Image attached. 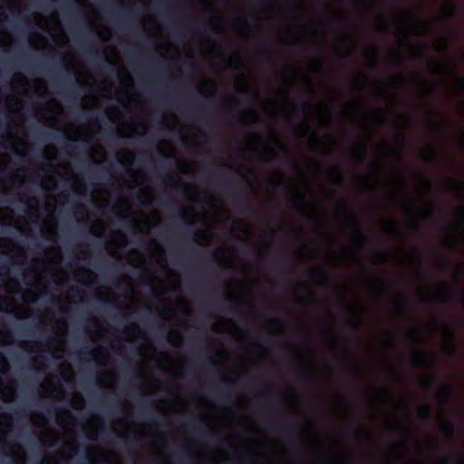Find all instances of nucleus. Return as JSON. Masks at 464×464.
I'll return each mask as SVG.
<instances>
[{"mask_svg": "<svg viewBox=\"0 0 464 464\" xmlns=\"http://www.w3.org/2000/svg\"><path fill=\"white\" fill-rule=\"evenodd\" d=\"M148 266L141 274V279L150 285L153 302H144L149 309L158 311L165 320L176 319L179 324L186 323V317L191 311L190 304L178 295L180 284L179 276L168 268L165 252L155 239L148 246ZM127 263L134 267L146 265L144 256L137 249H131L125 256Z\"/></svg>", "mask_w": 464, "mask_h": 464, "instance_id": "f257e3e1", "label": "nucleus"}, {"mask_svg": "<svg viewBox=\"0 0 464 464\" xmlns=\"http://www.w3.org/2000/svg\"><path fill=\"white\" fill-rule=\"evenodd\" d=\"M63 255L60 246H52L44 250L43 258H34L24 273V281L27 286L22 295L24 303L17 304L11 296L0 297V311L13 314L18 319L31 315L28 304L35 302L47 288V277L50 276L56 285H62L68 279L67 273L60 268Z\"/></svg>", "mask_w": 464, "mask_h": 464, "instance_id": "f03ea898", "label": "nucleus"}, {"mask_svg": "<svg viewBox=\"0 0 464 464\" xmlns=\"http://www.w3.org/2000/svg\"><path fill=\"white\" fill-rule=\"evenodd\" d=\"M11 89L14 94L6 97L5 104L12 116L6 136H2L0 144L5 149L11 147L20 156H25L30 149V144L27 142L24 128V118L19 112L23 108V101L19 96L24 95L31 98L33 94H35L41 97L46 93L47 85L43 79H35L30 83L24 74L16 72L11 80Z\"/></svg>", "mask_w": 464, "mask_h": 464, "instance_id": "7ed1b4c3", "label": "nucleus"}, {"mask_svg": "<svg viewBox=\"0 0 464 464\" xmlns=\"http://www.w3.org/2000/svg\"><path fill=\"white\" fill-rule=\"evenodd\" d=\"M122 334L125 342L141 341L139 346V354L140 355L139 372L141 380L140 390L141 394H153L161 387L160 382L152 377V367L157 366L173 377H178L181 373L184 360L179 356L171 357L165 353H157L145 334L136 324L126 326Z\"/></svg>", "mask_w": 464, "mask_h": 464, "instance_id": "20e7f679", "label": "nucleus"}, {"mask_svg": "<svg viewBox=\"0 0 464 464\" xmlns=\"http://www.w3.org/2000/svg\"><path fill=\"white\" fill-rule=\"evenodd\" d=\"M183 191L188 200L194 203H203V211L196 212L191 206L185 207L181 211L182 219L189 224L202 222L207 227H214L216 224L228 218V212L223 206L220 198L207 191L199 193L192 184H184Z\"/></svg>", "mask_w": 464, "mask_h": 464, "instance_id": "39448f33", "label": "nucleus"}, {"mask_svg": "<svg viewBox=\"0 0 464 464\" xmlns=\"http://www.w3.org/2000/svg\"><path fill=\"white\" fill-rule=\"evenodd\" d=\"M35 117L44 125L63 130L67 139L72 140H89L101 130L98 121H91L87 125L75 126L72 123H64L63 106L54 99L50 100L43 108L35 110Z\"/></svg>", "mask_w": 464, "mask_h": 464, "instance_id": "423d86ee", "label": "nucleus"}, {"mask_svg": "<svg viewBox=\"0 0 464 464\" xmlns=\"http://www.w3.org/2000/svg\"><path fill=\"white\" fill-rule=\"evenodd\" d=\"M214 257L218 266L239 269L243 276V280H237L227 285V298L242 303L247 302L253 287V280L250 277L251 267L237 259L234 249L219 247L215 251Z\"/></svg>", "mask_w": 464, "mask_h": 464, "instance_id": "0eeeda50", "label": "nucleus"}, {"mask_svg": "<svg viewBox=\"0 0 464 464\" xmlns=\"http://www.w3.org/2000/svg\"><path fill=\"white\" fill-rule=\"evenodd\" d=\"M124 288V295H116L112 290L105 285L99 286L95 290V296L102 302L111 303L125 314L134 312L140 306V295L134 289L131 278L122 275L119 281V288Z\"/></svg>", "mask_w": 464, "mask_h": 464, "instance_id": "6e6552de", "label": "nucleus"}, {"mask_svg": "<svg viewBox=\"0 0 464 464\" xmlns=\"http://www.w3.org/2000/svg\"><path fill=\"white\" fill-rule=\"evenodd\" d=\"M210 350L215 353L213 362L215 364H225L228 370V373L239 375L253 363L255 361L263 359L266 356L267 351L260 344L253 343L249 346L246 357H239L231 360L229 354L223 349L221 344L216 345L212 343Z\"/></svg>", "mask_w": 464, "mask_h": 464, "instance_id": "1a4fd4ad", "label": "nucleus"}, {"mask_svg": "<svg viewBox=\"0 0 464 464\" xmlns=\"http://www.w3.org/2000/svg\"><path fill=\"white\" fill-rule=\"evenodd\" d=\"M120 86L115 90L116 100L130 112H133L137 120H143L147 112V105L140 94L133 91V80L124 66L117 67Z\"/></svg>", "mask_w": 464, "mask_h": 464, "instance_id": "9d476101", "label": "nucleus"}, {"mask_svg": "<svg viewBox=\"0 0 464 464\" xmlns=\"http://www.w3.org/2000/svg\"><path fill=\"white\" fill-rule=\"evenodd\" d=\"M269 181L272 185H285L295 205L301 211L307 213L313 210V191L303 174H298L294 179L285 180L280 172H276L270 176Z\"/></svg>", "mask_w": 464, "mask_h": 464, "instance_id": "9b49d317", "label": "nucleus"}, {"mask_svg": "<svg viewBox=\"0 0 464 464\" xmlns=\"http://www.w3.org/2000/svg\"><path fill=\"white\" fill-rule=\"evenodd\" d=\"M64 66L67 71L73 72L77 82L82 86H91L100 96L111 99L113 94L112 84L107 80L97 81L86 70L84 64L75 53L69 51L63 55Z\"/></svg>", "mask_w": 464, "mask_h": 464, "instance_id": "f8f14e48", "label": "nucleus"}, {"mask_svg": "<svg viewBox=\"0 0 464 464\" xmlns=\"http://www.w3.org/2000/svg\"><path fill=\"white\" fill-rule=\"evenodd\" d=\"M112 211L120 218H130L132 227L136 232L147 234L152 227L158 225L160 221V215L158 210H152L149 215L131 211L130 204L124 197L116 200L112 205Z\"/></svg>", "mask_w": 464, "mask_h": 464, "instance_id": "ddd939ff", "label": "nucleus"}, {"mask_svg": "<svg viewBox=\"0 0 464 464\" xmlns=\"http://www.w3.org/2000/svg\"><path fill=\"white\" fill-rule=\"evenodd\" d=\"M40 323L44 325L53 323L52 325L53 336L48 340L47 348L54 358H63L66 346L65 337L68 333L66 319L63 316L56 318L53 312L46 310L40 315Z\"/></svg>", "mask_w": 464, "mask_h": 464, "instance_id": "4468645a", "label": "nucleus"}, {"mask_svg": "<svg viewBox=\"0 0 464 464\" xmlns=\"http://www.w3.org/2000/svg\"><path fill=\"white\" fill-rule=\"evenodd\" d=\"M430 188V182L422 178L417 179L415 183L414 198H407L402 202V208L405 214L414 223L418 218H426L432 210V204L423 198Z\"/></svg>", "mask_w": 464, "mask_h": 464, "instance_id": "2eb2a0df", "label": "nucleus"}, {"mask_svg": "<svg viewBox=\"0 0 464 464\" xmlns=\"http://www.w3.org/2000/svg\"><path fill=\"white\" fill-rule=\"evenodd\" d=\"M245 141L246 150L256 152L264 160H271L278 153H285L286 151L274 130L269 131L267 140L266 141H263L256 133H248L245 138Z\"/></svg>", "mask_w": 464, "mask_h": 464, "instance_id": "dca6fc26", "label": "nucleus"}, {"mask_svg": "<svg viewBox=\"0 0 464 464\" xmlns=\"http://www.w3.org/2000/svg\"><path fill=\"white\" fill-rule=\"evenodd\" d=\"M428 68L431 72L444 78L449 92L452 93L464 92V77L458 76L457 64L452 59L432 58L428 62Z\"/></svg>", "mask_w": 464, "mask_h": 464, "instance_id": "f3484780", "label": "nucleus"}, {"mask_svg": "<svg viewBox=\"0 0 464 464\" xmlns=\"http://www.w3.org/2000/svg\"><path fill=\"white\" fill-rule=\"evenodd\" d=\"M69 192H62L55 197L53 195H47L44 202V209L47 212L41 225V234L47 240L55 242L58 237L57 233V220L54 217L57 203L62 205L65 204L69 199Z\"/></svg>", "mask_w": 464, "mask_h": 464, "instance_id": "a211bd4d", "label": "nucleus"}, {"mask_svg": "<svg viewBox=\"0 0 464 464\" xmlns=\"http://www.w3.org/2000/svg\"><path fill=\"white\" fill-rule=\"evenodd\" d=\"M85 332L92 342H110L112 350L122 353V341L111 333L104 323L97 317H91L85 324Z\"/></svg>", "mask_w": 464, "mask_h": 464, "instance_id": "6ab92c4d", "label": "nucleus"}, {"mask_svg": "<svg viewBox=\"0 0 464 464\" xmlns=\"http://www.w3.org/2000/svg\"><path fill=\"white\" fill-rule=\"evenodd\" d=\"M397 33L401 39V45L406 44L408 34L421 35L428 32L429 24L424 21L415 19L412 13L407 10L398 13L396 19Z\"/></svg>", "mask_w": 464, "mask_h": 464, "instance_id": "aec40b11", "label": "nucleus"}, {"mask_svg": "<svg viewBox=\"0 0 464 464\" xmlns=\"http://www.w3.org/2000/svg\"><path fill=\"white\" fill-rule=\"evenodd\" d=\"M304 113L305 121L296 130L297 134L301 137L305 136L309 131L308 121L314 120L320 126H326L331 120L330 108L326 101H321L313 107L305 105Z\"/></svg>", "mask_w": 464, "mask_h": 464, "instance_id": "412c9836", "label": "nucleus"}, {"mask_svg": "<svg viewBox=\"0 0 464 464\" xmlns=\"http://www.w3.org/2000/svg\"><path fill=\"white\" fill-rule=\"evenodd\" d=\"M57 422L63 430V447L61 455L64 459H67L72 457L77 451V446L74 444L75 440L73 433L75 420L68 411L63 410L58 413Z\"/></svg>", "mask_w": 464, "mask_h": 464, "instance_id": "4be33fe9", "label": "nucleus"}, {"mask_svg": "<svg viewBox=\"0 0 464 464\" xmlns=\"http://www.w3.org/2000/svg\"><path fill=\"white\" fill-rule=\"evenodd\" d=\"M34 20L40 28L47 31L50 34L57 45L63 46L67 44L68 37L62 28L58 14L56 13L51 14L48 17L43 16L39 13H35L34 15Z\"/></svg>", "mask_w": 464, "mask_h": 464, "instance_id": "5701e85b", "label": "nucleus"}, {"mask_svg": "<svg viewBox=\"0 0 464 464\" xmlns=\"http://www.w3.org/2000/svg\"><path fill=\"white\" fill-rule=\"evenodd\" d=\"M262 110L268 115L283 114L289 117L295 111L294 104L288 100L285 91H280L276 94L275 99H267L261 104Z\"/></svg>", "mask_w": 464, "mask_h": 464, "instance_id": "b1692460", "label": "nucleus"}, {"mask_svg": "<svg viewBox=\"0 0 464 464\" xmlns=\"http://www.w3.org/2000/svg\"><path fill=\"white\" fill-rule=\"evenodd\" d=\"M38 395L41 398H49L54 401H61L64 398L63 386L52 373H48L38 387Z\"/></svg>", "mask_w": 464, "mask_h": 464, "instance_id": "393cba45", "label": "nucleus"}, {"mask_svg": "<svg viewBox=\"0 0 464 464\" xmlns=\"http://www.w3.org/2000/svg\"><path fill=\"white\" fill-rule=\"evenodd\" d=\"M83 8L84 14L90 24L95 29L97 35L104 41H107L111 36V30L102 25L100 21L98 12L92 5L87 4V0H75Z\"/></svg>", "mask_w": 464, "mask_h": 464, "instance_id": "a878e982", "label": "nucleus"}, {"mask_svg": "<svg viewBox=\"0 0 464 464\" xmlns=\"http://www.w3.org/2000/svg\"><path fill=\"white\" fill-rule=\"evenodd\" d=\"M128 243V237L124 233L120 230L112 231L105 242V249L111 256L122 259V251Z\"/></svg>", "mask_w": 464, "mask_h": 464, "instance_id": "bb28decb", "label": "nucleus"}, {"mask_svg": "<svg viewBox=\"0 0 464 464\" xmlns=\"http://www.w3.org/2000/svg\"><path fill=\"white\" fill-rule=\"evenodd\" d=\"M0 254L8 256L15 264L25 262V249L9 237H0Z\"/></svg>", "mask_w": 464, "mask_h": 464, "instance_id": "cd10ccee", "label": "nucleus"}, {"mask_svg": "<svg viewBox=\"0 0 464 464\" xmlns=\"http://www.w3.org/2000/svg\"><path fill=\"white\" fill-rule=\"evenodd\" d=\"M0 224L3 226H14L24 235H29L32 232L28 220L24 218H14V210L8 207L0 208Z\"/></svg>", "mask_w": 464, "mask_h": 464, "instance_id": "c85d7f7f", "label": "nucleus"}, {"mask_svg": "<svg viewBox=\"0 0 464 464\" xmlns=\"http://www.w3.org/2000/svg\"><path fill=\"white\" fill-rule=\"evenodd\" d=\"M56 172L59 176L66 180H72V188L77 194L83 195L86 193V185L83 179L75 175L71 168L70 163L63 162L57 165Z\"/></svg>", "mask_w": 464, "mask_h": 464, "instance_id": "c756f323", "label": "nucleus"}, {"mask_svg": "<svg viewBox=\"0 0 464 464\" xmlns=\"http://www.w3.org/2000/svg\"><path fill=\"white\" fill-rule=\"evenodd\" d=\"M458 240H464V206L459 207L456 211V219L450 227L446 244L453 247Z\"/></svg>", "mask_w": 464, "mask_h": 464, "instance_id": "7c9ffc66", "label": "nucleus"}, {"mask_svg": "<svg viewBox=\"0 0 464 464\" xmlns=\"http://www.w3.org/2000/svg\"><path fill=\"white\" fill-rule=\"evenodd\" d=\"M88 458L91 464H118L119 457L116 453L104 450L100 448H90L88 450Z\"/></svg>", "mask_w": 464, "mask_h": 464, "instance_id": "2f4dec72", "label": "nucleus"}, {"mask_svg": "<svg viewBox=\"0 0 464 464\" xmlns=\"http://www.w3.org/2000/svg\"><path fill=\"white\" fill-rule=\"evenodd\" d=\"M179 134L183 143L188 146H198L206 140L205 134L195 126H181Z\"/></svg>", "mask_w": 464, "mask_h": 464, "instance_id": "473e14b6", "label": "nucleus"}, {"mask_svg": "<svg viewBox=\"0 0 464 464\" xmlns=\"http://www.w3.org/2000/svg\"><path fill=\"white\" fill-rule=\"evenodd\" d=\"M212 331L229 334L235 340H241L244 338V333L237 327L234 322L223 317L217 319L212 325Z\"/></svg>", "mask_w": 464, "mask_h": 464, "instance_id": "72a5a7b5", "label": "nucleus"}, {"mask_svg": "<svg viewBox=\"0 0 464 464\" xmlns=\"http://www.w3.org/2000/svg\"><path fill=\"white\" fill-rule=\"evenodd\" d=\"M83 293L79 288L74 289L73 287L66 293V295H60L57 297V304L59 311L64 314L69 311L68 305L70 304H77L83 300Z\"/></svg>", "mask_w": 464, "mask_h": 464, "instance_id": "f704fd0d", "label": "nucleus"}, {"mask_svg": "<svg viewBox=\"0 0 464 464\" xmlns=\"http://www.w3.org/2000/svg\"><path fill=\"white\" fill-rule=\"evenodd\" d=\"M147 124L143 121L139 122H121L117 126V132L121 137H132L134 135H143L147 132Z\"/></svg>", "mask_w": 464, "mask_h": 464, "instance_id": "c9c22d12", "label": "nucleus"}, {"mask_svg": "<svg viewBox=\"0 0 464 464\" xmlns=\"http://www.w3.org/2000/svg\"><path fill=\"white\" fill-rule=\"evenodd\" d=\"M31 421L34 426L39 427L42 430H40V440L44 445H53L55 440V435L46 426L45 418L39 414H34L31 417Z\"/></svg>", "mask_w": 464, "mask_h": 464, "instance_id": "e433bc0d", "label": "nucleus"}, {"mask_svg": "<svg viewBox=\"0 0 464 464\" xmlns=\"http://www.w3.org/2000/svg\"><path fill=\"white\" fill-rule=\"evenodd\" d=\"M19 200L26 205L25 212L33 222L39 219V202L38 199L27 193H19Z\"/></svg>", "mask_w": 464, "mask_h": 464, "instance_id": "4c0bfd02", "label": "nucleus"}, {"mask_svg": "<svg viewBox=\"0 0 464 464\" xmlns=\"http://www.w3.org/2000/svg\"><path fill=\"white\" fill-rule=\"evenodd\" d=\"M113 430L121 436H128L130 433L140 432L145 434L144 427L130 423L127 419H120L112 424Z\"/></svg>", "mask_w": 464, "mask_h": 464, "instance_id": "58836bf2", "label": "nucleus"}, {"mask_svg": "<svg viewBox=\"0 0 464 464\" xmlns=\"http://www.w3.org/2000/svg\"><path fill=\"white\" fill-rule=\"evenodd\" d=\"M25 180V170L18 169L8 179H0V191L7 192L13 188L15 185L21 186Z\"/></svg>", "mask_w": 464, "mask_h": 464, "instance_id": "ea45409f", "label": "nucleus"}, {"mask_svg": "<svg viewBox=\"0 0 464 464\" xmlns=\"http://www.w3.org/2000/svg\"><path fill=\"white\" fill-rule=\"evenodd\" d=\"M420 295L428 301L445 302L450 298V290L446 284H441L436 289H428L427 295H424L423 288H420Z\"/></svg>", "mask_w": 464, "mask_h": 464, "instance_id": "a19ab883", "label": "nucleus"}, {"mask_svg": "<svg viewBox=\"0 0 464 464\" xmlns=\"http://www.w3.org/2000/svg\"><path fill=\"white\" fill-rule=\"evenodd\" d=\"M309 142L313 149L320 150L324 153L331 152L335 147L334 139L331 135H324L320 140H317L316 137L312 134L309 137Z\"/></svg>", "mask_w": 464, "mask_h": 464, "instance_id": "79ce46f5", "label": "nucleus"}, {"mask_svg": "<svg viewBox=\"0 0 464 464\" xmlns=\"http://www.w3.org/2000/svg\"><path fill=\"white\" fill-rule=\"evenodd\" d=\"M233 235L243 240L251 241L253 239V232L250 226L244 220H236L233 222Z\"/></svg>", "mask_w": 464, "mask_h": 464, "instance_id": "37998d69", "label": "nucleus"}, {"mask_svg": "<svg viewBox=\"0 0 464 464\" xmlns=\"http://www.w3.org/2000/svg\"><path fill=\"white\" fill-rule=\"evenodd\" d=\"M146 180V175L142 170L127 169L126 178L123 179V185L128 188H133L142 185Z\"/></svg>", "mask_w": 464, "mask_h": 464, "instance_id": "c03bdc74", "label": "nucleus"}, {"mask_svg": "<svg viewBox=\"0 0 464 464\" xmlns=\"http://www.w3.org/2000/svg\"><path fill=\"white\" fill-rule=\"evenodd\" d=\"M110 193L102 188H95L92 192V204L98 208H103L108 206Z\"/></svg>", "mask_w": 464, "mask_h": 464, "instance_id": "a18cd8bd", "label": "nucleus"}, {"mask_svg": "<svg viewBox=\"0 0 464 464\" xmlns=\"http://www.w3.org/2000/svg\"><path fill=\"white\" fill-rule=\"evenodd\" d=\"M74 279L82 285H91L96 281L97 276L90 269L79 267L73 272Z\"/></svg>", "mask_w": 464, "mask_h": 464, "instance_id": "49530a36", "label": "nucleus"}, {"mask_svg": "<svg viewBox=\"0 0 464 464\" xmlns=\"http://www.w3.org/2000/svg\"><path fill=\"white\" fill-rule=\"evenodd\" d=\"M23 0H0V24L7 19L5 8L10 12H20Z\"/></svg>", "mask_w": 464, "mask_h": 464, "instance_id": "de8ad7c7", "label": "nucleus"}, {"mask_svg": "<svg viewBox=\"0 0 464 464\" xmlns=\"http://www.w3.org/2000/svg\"><path fill=\"white\" fill-rule=\"evenodd\" d=\"M235 88L239 92H250L254 95L256 94V90L253 82L245 75H237L235 78Z\"/></svg>", "mask_w": 464, "mask_h": 464, "instance_id": "09e8293b", "label": "nucleus"}, {"mask_svg": "<svg viewBox=\"0 0 464 464\" xmlns=\"http://www.w3.org/2000/svg\"><path fill=\"white\" fill-rule=\"evenodd\" d=\"M144 31L151 36H159L161 29L156 19L150 14H147L142 19Z\"/></svg>", "mask_w": 464, "mask_h": 464, "instance_id": "8fccbe9b", "label": "nucleus"}, {"mask_svg": "<svg viewBox=\"0 0 464 464\" xmlns=\"http://www.w3.org/2000/svg\"><path fill=\"white\" fill-rule=\"evenodd\" d=\"M116 374L111 370L102 371L97 376L98 384L104 388H112L116 383Z\"/></svg>", "mask_w": 464, "mask_h": 464, "instance_id": "3c124183", "label": "nucleus"}, {"mask_svg": "<svg viewBox=\"0 0 464 464\" xmlns=\"http://www.w3.org/2000/svg\"><path fill=\"white\" fill-rule=\"evenodd\" d=\"M388 187L394 196L400 195L405 188V182L402 176L398 172L392 173L389 180Z\"/></svg>", "mask_w": 464, "mask_h": 464, "instance_id": "603ef678", "label": "nucleus"}, {"mask_svg": "<svg viewBox=\"0 0 464 464\" xmlns=\"http://www.w3.org/2000/svg\"><path fill=\"white\" fill-rule=\"evenodd\" d=\"M157 52L160 53L161 56L170 59L176 58L179 55V49L168 41H162L158 44Z\"/></svg>", "mask_w": 464, "mask_h": 464, "instance_id": "864d4df0", "label": "nucleus"}, {"mask_svg": "<svg viewBox=\"0 0 464 464\" xmlns=\"http://www.w3.org/2000/svg\"><path fill=\"white\" fill-rule=\"evenodd\" d=\"M15 387L13 381L5 384L0 382V397L4 402H13L15 399Z\"/></svg>", "mask_w": 464, "mask_h": 464, "instance_id": "5fc2aeb1", "label": "nucleus"}, {"mask_svg": "<svg viewBox=\"0 0 464 464\" xmlns=\"http://www.w3.org/2000/svg\"><path fill=\"white\" fill-rule=\"evenodd\" d=\"M101 428V420L100 418L93 416L87 420L83 426V430L86 435L90 439H95L99 429Z\"/></svg>", "mask_w": 464, "mask_h": 464, "instance_id": "6e6d98bb", "label": "nucleus"}, {"mask_svg": "<svg viewBox=\"0 0 464 464\" xmlns=\"http://www.w3.org/2000/svg\"><path fill=\"white\" fill-rule=\"evenodd\" d=\"M412 361L418 366L427 367L432 363L433 359L430 353L416 350L412 353Z\"/></svg>", "mask_w": 464, "mask_h": 464, "instance_id": "4d7b16f0", "label": "nucleus"}, {"mask_svg": "<svg viewBox=\"0 0 464 464\" xmlns=\"http://www.w3.org/2000/svg\"><path fill=\"white\" fill-rule=\"evenodd\" d=\"M5 282L0 283V286H4L7 293H18L20 289V284L17 280L9 277V269L6 268L4 271Z\"/></svg>", "mask_w": 464, "mask_h": 464, "instance_id": "13d9d810", "label": "nucleus"}, {"mask_svg": "<svg viewBox=\"0 0 464 464\" xmlns=\"http://www.w3.org/2000/svg\"><path fill=\"white\" fill-rule=\"evenodd\" d=\"M116 157H117L118 161L121 164H122L126 167H130V166H131V164L135 159V154L133 151H131L130 150L121 149L120 150L117 151Z\"/></svg>", "mask_w": 464, "mask_h": 464, "instance_id": "bf43d9fd", "label": "nucleus"}, {"mask_svg": "<svg viewBox=\"0 0 464 464\" xmlns=\"http://www.w3.org/2000/svg\"><path fill=\"white\" fill-rule=\"evenodd\" d=\"M59 373L65 382H72L74 381V371L70 363L62 362L59 365Z\"/></svg>", "mask_w": 464, "mask_h": 464, "instance_id": "052dcab7", "label": "nucleus"}, {"mask_svg": "<svg viewBox=\"0 0 464 464\" xmlns=\"http://www.w3.org/2000/svg\"><path fill=\"white\" fill-rule=\"evenodd\" d=\"M359 111V103L355 101H351L344 103L342 113L347 119H354Z\"/></svg>", "mask_w": 464, "mask_h": 464, "instance_id": "680f3d73", "label": "nucleus"}, {"mask_svg": "<svg viewBox=\"0 0 464 464\" xmlns=\"http://www.w3.org/2000/svg\"><path fill=\"white\" fill-rule=\"evenodd\" d=\"M90 157L95 163H102L106 158V151L102 145H93L90 150Z\"/></svg>", "mask_w": 464, "mask_h": 464, "instance_id": "e2e57ef3", "label": "nucleus"}, {"mask_svg": "<svg viewBox=\"0 0 464 464\" xmlns=\"http://www.w3.org/2000/svg\"><path fill=\"white\" fill-rule=\"evenodd\" d=\"M107 227V224L103 219L98 218L92 222L90 227V232L92 235L97 237H102Z\"/></svg>", "mask_w": 464, "mask_h": 464, "instance_id": "0e129e2a", "label": "nucleus"}, {"mask_svg": "<svg viewBox=\"0 0 464 464\" xmlns=\"http://www.w3.org/2000/svg\"><path fill=\"white\" fill-rule=\"evenodd\" d=\"M198 91L202 95L208 97L216 91V85L212 81L203 79L198 84Z\"/></svg>", "mask_w": 464, "mask_h": 464, "instance_id": "69168bd1", "label": "nucleus"}, {"mask_svg": "<svg viewBox=\"0 0 464 464\" xmlns=\"http://www.w3.org/2000/svg\"><path fill=\"white\" fill-rule=\"evenodd\" d=\"M158 150L165 157H173L175 155V148L173 144L167 140H162L158 143Z\"/></svg>", "mask_w": 464, "mask_h": 464, "instance_id": "338daca9", "label": "nucleus"}, {"mask_svg": "<svg viewBox=\"0 0 464 464\" xmlns=\"http://www.w3.org/2000/svg\"><path fill=\"white\" fill-rule=\"evenodd\" d=\"M454 348L452 342V333L450 329H445L443 331V340L441 343V349L446 353H452Z\"/></svg>", "mask_w": 464, "mask_h": 464, "instance_id": "774afa93", "label": "nucleus"}]
</instances>
